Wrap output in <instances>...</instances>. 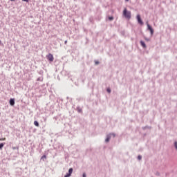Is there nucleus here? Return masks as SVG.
<instances>
[{"instance_id":"obj_1","label":"nucleus","mask_w":177,"mask_h":177,"mask_svg":"<svg viewBox=\"0 0 177 177\" xmlns=\"http://www.w3.org/2000/svg\"><path fill=\"white\" fill-rule=\"evenodd\" d=\"M123 16L124 17H125V19H127V20H131V11H129L127 8H124L123 10Z\"/></svg>"},{"instance_id":"obj_8","label":"nucleus","mask_w":177,"mask_h":177,"mask_svg":"<svg viewBox=\"0 0 177 177\" xmlns=\"http://www.w3.org/2000/svg\"><path fill=\"white\" fill-rule=\"evenodd\" d=\"M140 45L142 48H146V44L143 41H140Z\"/></svg>"},{"instance_id":"obj_2","label":"nucleus","mask_w":177,"mask_h":177,"mask_svg":"<svg viewBox=\"0 0 177 177\" xmlns=\"http://www.w3.org/2000/svg\"><path fill=\"white\" fill-rule=\"evenodd\" d=\"M147 26L148 30H150L151 35H153V34H154V30H153V28H151V26L149 24V22H147Z\"/></svg>"},{"instance_id":"obj_11","label":"nucleus","mask_w":177,"mask_h":177,"mask_svg":"<svg viewBox=\"0 0 177 177\" xmlns=\"http://www.w3.org/2000/svg\"><path fill=\"white\" fill-rule=\"evenodd\" d=\"M3 146H5V144L3 143L0 144V150H2V148L3 147Z\"/></svg>"},{"instance_id":"obj_22","label":"nucleus","mask_w":177,"mask_h":177,"mask_svg":"<svg viewBox=\"0 0 177 177\" xmlns=\"http://www.w3.org/2000/svg\"><path fill=\"white\" fill-rule=\"evenodd\" d=\"M0 45H1V40H0Z\"/></svg>"},{"instance_id":"obj_12","label":"nucleus","mask_w":177,"mask_h":177,"mask_svg":"<svg viewBox=\"0 0 177 177\" xmlns=\"http://www.w3.org/2000/svg\"><path fill=\"white\" fill-rule=\"evenodd\" d=\"M109 20H110V21H111L114 20V17H109Z\"/></svg>"},{"instance_id":"obj_3","label":"nucleus","mask_w":177,"mask_h":177,"mask_svg":"<svg viewBox=\"0 0 177 177\" xmlns=\"http://www.w3.org/2000/svg\"><path fill=\"white\" fill-rule=\"evenodd\" d=\"M111 136H113V138H115V134L114 133H111L109 135H108L106 136V138L105 140V141L107 142H110V139H111Z\"/></svg>"},{"instance_id":"obj_9","label":"nucleus","mask_w":177,"mask_h":177,"mask_svg":"<svg viewBox=\"0 0 177 177\" xmlns=\"http://www.w3.org/2000/svg\"><path fill=\"white\" fill-rule=\"evenodd\" d=\"M34 125H35V127H39V123H38V121H35L34 122Z\"/></svg>"},{"instance_id":"obj_23","label":"nucleus","mask_w":177,"mask_h":177,"mask_svg":"<svg viewBox=\"0 0 177 177\" xmlns=\"http://www.w3.org/2000/svg\"><path fill=\"white\" fill-rule=\"evenodd\" d=\"M10 1H15V0H10Z\"/></svg>"},{"instance_id":"obj_5","label":"nucleus","mask_w":177,"mask_h":177,"mask_svg":"<svg viewBox=\"0 0 177 177\" xmlns=\"http://www.w3.org/2000/svg\"><path fill=\"white\" fill-rule=\"evenodd\" d=\"M47 59L48 60H49V62H53V60H55V58L53 57V55L52 54H49L48 55H47Z\"/></svg>"},{"instance_id":"obj_10","label":"nucleus","mask_w":177,"mask_h":177,"mask_svg":"<svg viewBox=\"0 0 177 177\" xmlns=\"http://www.w3.org/2000/svg\"><path fill=\"white\" fill-rule=\"evenodd\" d=\"M41 160H42L43 161H45V160H46V155H44V156L41 157Z\"/></svg>"},{"instance_id":"obj_19","label":"nucleus","mask_w":177,"mask_h":177,"mask_svg":"<svg viewBox=\"0 0 177 177\" xmlns=\"http://www.w3.org/2000/svg\"><path fill=\"white\" fill-rule=\"evenodd\" d=\"M146 41H149V39H145Z\"/></svg>"},{"instance_id":"obj_15","label":"nucleus","mask_w":177,"mask_h":177,"mask_svg":"<svg viewBox=\"0 0 177 177\" xmlns=\"http://www.w3.org/2000/svg\"><path fill=\"white\" fill-rule=\"evenodd\" d=\"M138 160H142V156H138Z\"/></svg>"},{"instance_id":"obj_13","label":"nucleus","mask_w":177,"mask_h":177,"mask_svg":"<svg viewBox=\"0 0 177 177\" xmlns=\"http://www.w3.org/2000/svg\"><path fill=\"white\" fill-rule=\"evenodd\" d=\"M106 91H107L108 93H111V90L110 88H107Z\"/></svg>"},{"instance_id":"obj_4","label":"nucleus","mask_w":177,"mask_h":177,"mask_svg":"<svg viewBox=\"0 0 177 177\" xmlns=\"http://www.w3.org/2000/svg\"><path fill=\"white\" fill-rule=\"evenodd\" d=\"M137 20L139 24H140L141 26H143V21H142V19L140 18V15H137Z\"/></svg>"},{"instance_id":"obj_16","label":"nucleus","mask_w":177,"mask_h":177,"mask_svg":"<svg viewBox=\"0 0 177 177\" xmlns=\"http://www.w3.org/2000/svg\"><path fill=\"white\" fill-rule=\"evenodd\" d=\"M24 2H28V0H22Z\"/></svg>"},{"instance_id":"obj_18","label":"nucleus","mask_w":177,"mask_h":177,"mask_svg":"<svg viewBox=\"0 0 177 177\" xmlns=\"http://www.w3.org/2000/svg\"><path fill=\"white\" fill-rule=\"evenodd\" d=\"M83 177H86V175L85 174H83Z\"/></svg>"},{"instance_id":"obj_20","label":"nucleus","mask_w":177,"mask_h":177,"mask_svg":"<svg viewBox=\"0 0 177 177\" xmlns=\"http://www.w3.org/2000/svg\"><path fill=\"white\" fill-rule=\"evenodd\" d=\"M126 1V2H128L129 0H125Z\"/></svg>"},{"instance_id":"obj_21","label":"nucleus","mask_w":177,"mask_h":177,"mask_svg":"<svg viewBox=\"0 0 177 177\" xmlns=\"http://www.w3.org/2000/svg\"><path fill=\"white\" fill-rule=\"evenodd\" d=\"M65 44H67V41H65Z\"/></svg>"},{"instance_id":"obj_14","label":"nucleus","mask_w":177,"mask_h":177,"mask_svg":"<svg viewBox=\"0 0 177 177\" xmlns=\"http://www.w3.org/2000/svg\"><path fill=\"white\" fill-rule=\"evenodd\" d=\"M6 140V138H0V141Z\"/></svg>"},{"instance_id":"obj_7","label":"nucleus","mask_w":177,"mask_h":177,"mask_svg":"<svg viewBox=\"0 0 177 177\" xmlns=\"http://www.w3.org/2000/svg\"><path fill=\"white\" fill-rule=\"evenodd\" d=\"M10 106H15V100L14 99L10 100Z\"/></svg>"},{"instance_id":"obj_17","label":"nucleus","mask_w":177,"mask_h":177,"mask_svg":"<svg viewBox=\"0 0 177 177\" xmlns=\"http://www.w3.org/2000/svg\"><path fill=\"white\" fill-rule=\"evenodd\" d=\"M95 64H99V62H98V61H96V62H95Z\"/></svg>"},{"instance_id":"obj_6","label":"nucleus","mask_w":177,"mask_h":177,"mask_svg":"<svg viewBox=\"0 0 177 177\" xmlns=\"http://www.w3.org/2000/svg\"><path fill=\"white\" fill-rule=\"evenodd\" d=\"M71 174H73V168H70L68 170V173L66 174L64 177H70L71 176Z\"/></svg>"}]
</instances>
